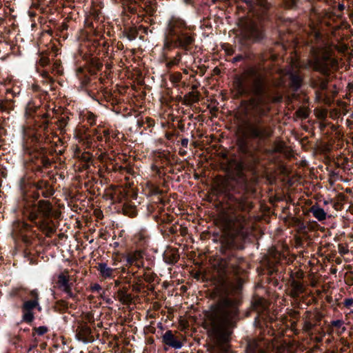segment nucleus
Returning a JSON list of instances; mask_svg holds the SVG:
<instances>
[{"mask_svg": "<svg viewBox=\"0 0 353 353\" xmlns=\"http://www.w3.org/2000/svg\"><path fill=\"white\" fill-rule=\"evenodd\" d=\"M101 289V286L96 283L92 287V291H99Z\"/></svg>", "mask_w": 353, "mask_h": 353, "instance_id": "29", "label": "nucleus"}, {"mask_svg": "<svg viewBox=\"0 0 353 353\" xmlns=\"http://www.w3.org/2000/svg\"><path fill=\"white\" fill-rule=\"evenodd\" d=\"M334 64V60L330 57L327 54H324L321 56H316L311 63V67L314 70L325 74Z\"/></svg>", "mask_w": 353, "mask_h": 353, "instance_id": "6", "label": "nucleus"}, {"mask_svg": "<svg viewBox=\"0 0 353 353\" xmlns=\"http://www.w3.org/2000/svg\"><path fill=\"white\" fill-rule=\"evenodd\" d=\"M59 122L60 123L59 127L61 128H64L66 125V123H67L66 119L65 118H61L59 121Z\"/></svg>", "mask_w": 353, "mask_h": 353, "instance_id": "28", "label": "nucleus"}, {"mask_svg": "<svg viewBox=\"0 0 353 353\" xmlns=\"http://www.w3.org/2000/svg\"><path fill=\"white\" fill-rule=\"evenodd\" d=\"M265 343L263 341H252L248 343L247 353H265Z\"/></svg>", "mask_w": 353, "mask_h": 353, "instance_id": "10", "label": "nucleus"}, {"mask_svg": "<svg viewBox=\"0 0 353 353\" xmlns=\"http://www.w3.org/2000/svg\"><path fill=\"white\" fill-rule=\"evenodd\" d=\"M188 141H188V139H186V138L183 139L181 140V145H182L183 147H185V148H186V147L188 146Z\"/></svg>", "mask_w": 353, "mask_h": 353, "instance_id": "30", "label": "nucleus"}, {"mask_svg": "<svg viewBox=\"0 0 353 353\" xmlns=\"http://www.w3.org/2000/svg\"><path fill=\"white\" fill-rule=\"evenodd\" d=\"M311 212L319 221H323L326 218V213L324 210L317 205H314L311 208Z\"/></svg>", "mask_w": 353, "mask_h": 353, "instance_id": "15", "label": "nucleus"}, {"mask_svg": "<svg viewBox=\"0 0 353 353\" xmlns=\"http://www.w3.org/2000/svg\"><path fill=\"white\" fill-rule=\"evenodd\" d=\"M235 87L239 94L252 92L254 94L248 103L242 105L239 114H245L241 118V130L245 136L263 141L270 137L273 130L260 118L270 110V98L263 93L261 77L250 69L244 74L243 79H237Z\"/></svg>", "mask_w": 353, "mask_h": 353, "instance_id": "1", "label": "nucleus"}, {"mask_svg": "<svg viewBox=\"0 0 353 353\" xmlns=\"http://www.w3.org/2000/svg\"><path fill=\"white\" fill-rule=\"evenodd\" d=\"M245 2L250 7V10L256 15L259 14V11L261 10L263 12L268 8L266 0H256L254 5L252 3V0H242Z\"/></svg>", "mask_w": 353, "mask_h": 353, "instance_id": "9", "label": "nucleus"}, {"mask_svg": "<svg viewBox=\"0 0 353 353\" xmlns=\"http://www.w3.org/2000/svg\"><path fill=\"white\" fill-rule=\"evenodd\" d=\"M235 208L241 210H247L251 208V204L241 196L234 198Z\"/></svg>", "mask_w": 353, "mask_h": 353, "instance_id": "14", "label": "nucleus"}, {"mask_svg": "<svg viewBox=\"0 0 353 353\" xmlns=\"http://www.w3.org/2000/svg\"><path fill=\"white\" fill-rule=\"evenodd\" d=\"M289 1V6H294L296 4V0H288Z\"/></svg>", "mask_w": 353, "mask_h": 353, "instance_id": "31", "label": "nucleus"}, {"mask_svg": "<svg viewBox=\"0 0 353 353\" xmlns=\"http://www.w3.org/2000/svg\"><path fill=\"white\" fill-rule=\"evenodd\" d=\"M214 1H216V0H213Z\"/></svg>", "mask_w": 353, "mask_h": 353, "instance_id": "36", "label": "nucleus"}, {"mask_svg": "<svg viewBox=\"0 0 353 353\" xmlns=\"http://www.w3.org/2000/svg\"><path fill=\"white\" fill-rule=\"evenodd\" d=\"M241 34L245 39L259 41L263 37V32L259 17L247 18L240 21Z\"/></svg>", "mask_w": 353, "mask_h": 353, "instance_id": "4", "label": "nucleus"}, {"mask_svg": "<svg viewBox=\"0 0 353 353\" xmlns=\"http://www.w3.org/2000/svg\"><path fill=\"white\" fill-rule=\"evenodd\" d=\"M26 213L31 221H35L39 213H41L45 218L52 215V206L48 201H39L38 205H28L26 207Z\"/></svg>", "mask_w": 353, "mask_h": 353, "instance_id": "5", "label": "nucleus"}, {"mask_svg": "<svg viewBox=\"0 0 353 353\" xmlns=\"http://www.w3.org/2000/svg\"><path fill=\"white\" fill-rule=\"evenodd\" d=\"M188 26L179 17H172L168 21L165 30V47L169 48L172 44L187 49L193 43L194 39L187 31Z\"/></svg>", "mask_w": 353, "mask_h": 353, "instance_id": "3", "label": "nucleus"}, {"mask_svg": "<svg viewBox=\"0 0 353 353\" xmlns=\"http://www.w3.org/2000/svg\"><path fill=\"white\" fill-rule=\"evenodd\" d=\"M292 86L294 89L297 90L301 85V79L299 76L292 75L291 76Z\"/></svg>", "mask_w": 353, "mask_h": 353, "instance_id": "21", "label": "nucleus"}, {"mask_svg": "<svg viewBox=\"0 0 353 353\" xmlns=\"http://www.w3.org/2000/svg\"><path fill=\"white\" fill-rule=\"evenodd\" d=\"M163 342L173 348L180 349L182 347V343L177 340L172 331L168 330L162 336Z\"/></svg>", "mask_w": 353, "mask_h": 353, "instance_id": "8", "label": "nucleus"}, {"mask_svg": "<svg viewBox=\"0 0 353 353\" xmlns=\"http://www.w3.org/2000/svg\"><path fill=\"white\" fill-rule=\"evenodd\" d=\"M38 1H39V2H41L42 0H38Z\"/></svg>", "mask_w": 353, "mask_h": 353, "instance_id": "35", "label": "nucleus"}, {"mask_svg": "<svg viewBox=\"0 0 353 353\" xmlns=\"http://www.w3.org/2000/svg\"><path fill=\"white\" fill-rule=\"evenodd\" d=\"M59 288L63 291L64 290H68V288H72V283L70 282V279L68 276L65 275L64 274H61L58 276V282H57Z\"/></svg>", "mask_w": 353, "mask_h": 353, "instance_id": "13", "label": "nucleus"}, {"mask_svg": "<svg viewBox=\"0 0 353 353\" xmlns=\"http://www.w3.org/2000/svg\"><path fill=\"white\" fill-rule=\"evenodd\" d=\"M34 330L38 335L41 336L47 332L48 329L45 326H40L37 328H35Z\"/></svg>", "mask_w": 353, "mask_h": 353, "instance_id": "22", "label": "nucleus"}, {"mask_svg": "<svg viewBox=\"0 0 353 353\" xmlns=\"http://www.w3.org/2000/svg\"><path fill=\"white\" fill-rule=\"evenodd\" d=\"M118 298L123 304H130L132 300L131 295L123 290H119Z\"/></svg>", "mask_w": 353, "mask_h": 353, "instance_id": "18", "label": "nucleus"}, {"mask_svg": "<svg viewBox=\"0 0 353 353\" xmlns=\"http://www.w3.org/2000/svg\"><path fill=\"white\" fill-rule=\"evenodd\" d=\"M72 288H68V290H63L65 293L67 294L68 296L70 297V298H74L75 296L74 294L72 293V290H71Z\"/></svg>", "mask_w": 353, "mask_h": 353, "instance_id": "26", "label": "nucleus"}, {"mask_svg": "<svg viewBox=\"0 0 353 353\" xmlns=\"http://www.w3.org/2000/svg\"><path fill=\"white\" fill-rule=\"evenodd\" d=\"M254 309L258 314L263 315V312L267 310L268 304L263 299H258L253 304Z\"/></svg>", "mask_w": 353, "mask_h": 353, "instance_id": "17", "label": "nucleus"}, {"mask_svg": "<svg viewBox=\"0 0 353 353\" xmlns=\"http://www.w3.org/2000/svg\"><path fill=\"white\" fill-rule=\"evenodd\" d=\"M242 59H243V57L241 55H240V56H237V57H234V61H239L241 60Z\"/></svg>", "mask_w": 353, "mask_h": 353, "instance_id": "32", "label": "nucleus"}, {"mask_svg": "<svg viewBox=\"0 0 353 353\" xmlns=\"http://www.w3.org/2000/svg\"><path fill=\"white\" fill-rule=\"evenodd\" d=\"M344 305L345 307H350L353 305V299H347L344 301Z\"/></svg>", "mask_w": 353, "mask_h": 353, "instance_id": "27", "label": "nucleus"}, {"mask_svg": "<svg viewBox=\"0 0 353 353\" xmlns=\"http://www.w3.org/2000/svg\"><path fill=\"white\" fill-rule=\"evenodd\" d=\"M98 270L100 272L101 276L105 279L112 278L114 276V269H112L108 266L105 263H101L98 265Z\"/></svg>", "mask_w": 353, "mask_h": 353, "instance_id": "12", "label": "nucleus"}, {"mask_svg": "<svg viewBox=\"0 0 353 353\" xmlns=\"http://www.w3.org/2000/svg\"><path fill=\"white\" fill-rule=\"evenodd\" d=\"M292 287L294 291V296H298L303 292V286L300 282L294 281L292 283Z\"/></svg>", "mask_w": 353, "mask_h": 353, "instance_id": "19", "label": "nucleus"}, {"mask_svg": "<svg viewBox=\"0 0 353 353\" xmlns=\"http://www.w3.org/2000/svg\"><path fill=\"white\" fill-rule=\"evenodd\" d=\"M185 1L186 3H190V0H185Z\"/></svg>", "mask_w": 353, "mask_h": 353, "instance_id": "34", "label": "nucleus"}, {"mask_svg": "<svg viewBox=\"0 0 353 353\" xmlns=\"http://www.w3.org/2000/svg\"><path fill=\"white\" fill-rule=\"evenodd\" d=\"M30 296L31 297L30 300H37L39 301V293L37 290H32L29 293Z\"/></svg>", "mask_w": 353, "mask_h": 353, "instance_id": "23", "label": "nucleus"}, {"mask_svg": "<svg viewBox=\"0 0 353 353\" xmlns=\"http://www.w3.org/2000/svg\"><path fill=\"white\" fill-rule=\"evenodd\" d=\"M238 307L229 298L221 299L212 305L206 314V323L210 335L219 343H227L238 319Z\"/></svg>", "mask_w": 353, "mask_h": 353, "instance_id": "2", "label": "nucleus"}, {"mask_svg": "<svg viewBox=\"0 0 353 353\" xmlns=\"http://www.w3.org/2000/svg\"><path fill=\"white\" fill-rule=\"evenodd\" d=\"M345 327H342V332H345Z\"/></svg>", "mask_w": 353, "mask_h": 353, "instance_id": "33", "label": "nucleus"}, {"mask_svg": "<svg viewBox=\"0 0 353 353\" xmlns=\"http://www.w3.org/2000/svg\"><path fill=\"white\" fill-rule=\"evenodd\" d=\"M40 64L41 65H46L47 64H48L49 63V59L47 58V57H42L41 59H40Z\"/></svg>", "mask_w": 353, "mask_h": 353, "instance_id": "25", "label": "nucleus"}, {"mask_svg": "<svg viewBox=\"0 0 353 353\" xmlns=\"http://www.w3.org/2000/svg\"><path fill=\"white\" fill-rule=\"evenodd\" d=\"M37 308L39 311L41 310V307L39 301L37 300H26L21 306L22 320L28 323L33 321L34 316L33 310Z\"/></svg>", "mask_w": 353, "mask_h": 353, "instance_id": "7", "label": "nucleus"}, {"mask_svg": "<svg viewBox=\"0 0 353 353\" xmlns=\"http://www.w3.org/2000/svg\"><path fill=\"white\" fill-rule=\"evenodd\" d=\"M90 328L87 325H83L79 327V332L77 334L76 337L79 341L83 343H88L90 341Z\"/></svg>", "mask_w": 353, "mask_h": 353, "instance_id": "11", "label": "nucleus"}, {"mask_svg": "<svg viewBox=\"0 0 353 353\" xmlns=\"http://www.w3.org/2000/svg\"><path fill=\"white\" fill-rule=\"evenodd\" d=\"M343 325V321L341 320H335L332 321V325L336 327H341Z\"/></svg>", "mask_w": 353, "mask_h": 353, "instance_id": "24", "label": "nucleus"}, {"mask_svg": "<svg viewBox=\"0 0 353 353\" xmlns=\"http://www.w3.org/2000/svg\"><path fill=\"white\" fill-rule=\"evenodd\" d=\"M140 256H141V254L139 252L128 255L126 258L128 264H129V265L134 264Z\"/></svg>", "mask_w": 353, "mask_h": 353, "instance_id": "20", "label": "nucleus"}, {"mask_svg": "<svg viewBox=\"0 0 353 353\" xmlns=\"http://www.w3.org/2000/svg\"><path fill=\"white\" fill-rule=\"evenodd\" d=\"M239 147L241 152L245 156L254 159V152L248 147V143L245 140H240L239 142Z\"/></svg>", "mask_w": 353, "mask_h": 353, "instance_id": "16", "label": "nucleus"}]
</instances>
